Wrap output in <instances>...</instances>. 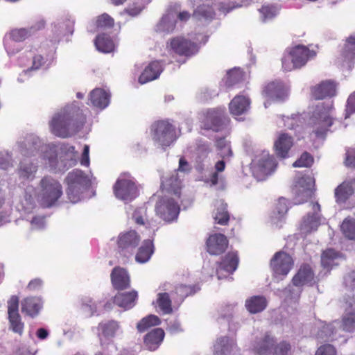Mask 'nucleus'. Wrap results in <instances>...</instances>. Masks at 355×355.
I'll return each mask as SVG.
<instances>
[{
  "label": "nucleus",
  "instance_id": "obj_1",
  "mask_svg": "<svg viewBox=\"0 0 355 355\" xmlns=\"http://www.w3.org/2000/svg\"><path fill=\"white\" fill-rule=\"evenodd\" d=\"M87 123V116L76 103L59 109L49 121L51 133L60 138H69L80 132Z\"/></svg>",
  "mask_w": 355,
  "mask_h": 355
},
{
  "label": "nucleus",
  "instance_id": "obj_2",
  "mask_svg": "<svg viewBox=\"0 0 355 355\" xmlns=\"http://www.w3.org/2000/svg\"><path fill=\"white\" fill-rule=\"evenodd\" d=\"M333 112V102L320 103L315 106L310 118L309 125L312 128V133L316 138L324 139L326 137L330 127L334 123Z\"/></svg>",
  "mask_w": 355,
  "mask_h": 355
},
{
  "label": "nucleus",
  "instance_id": "obj_3",
  "mask_svg": "<svg viewBox=\"0 0 355 355\" xmlns=\"http://www.w3.org/2000/svg\"><path fill=\"white\" fill-rule=\"evenodd\" d=\"M66 194L72 203L80 201L81 195L92 187V178L80 169L69 172L65 178Z\"/></svg>",
  "mask_w": 355,
  "mask_h": 355
},
{
  "label": "nucleus",
  "instance_id": "obj_4",
  "mask_svg": "<svg viewBox=\"0 0 355 355\" xmlns=\"http://www.w3.org/2000/svg\"><path fill=\"white\" fill-rule=\"evenodd\" d=\"M153 140L163 149L169 147L178 139L176 129L168 120H159L150 128Z\"/></svg>",
  "mask_w": 355,
  "mask_h": 355
},
{
  "label": "nucleus",
  "instance_id": "obj_5",
  "mask_svg": "<svg viewBox=\"0 0 355 355\" xmlns=\"http://www.w3.org/2000/svg\"><path fill=\"white\" fill-rule=\"evenodd\" d=\"M40 203L44 207H51L56 204L62 196V184L55 179L45 176L40 181Z\"/></svg>",
  "mask_w": 355,
  "mask_h": 355
},
{
  "label": "nucleus",
  "instance_id": "obj_6",
  "mask_svg": "<svg viewBox=\"0 0 355 355\" xmlns=\"http://www.w3.org/2000/svg\"><path fill=\"white\" fill-rule=\"evenodd\" d=\"M113 191L116 198L130 202L139 196L138 188L130 173L121 174L113 186Z\"/></svg>",
  "mask_w": 355,
  "mask_h": 355
},
{
  "label": "nucleus",
  "instance_id": "obj_7",
  "mask_svg": "<svg viewBox=\"0 0 355 355\" xmlns=\"http://www.w3.org/2000/svg\"><path fill=\"white\" fill-rule=\"evenodd\" d=\"M141 241L139 234L135 230L121 232L116 240L118 254L123 259V263L128 261Z\"/></svg>",
  "mask_w": 355,
  "mask_h": 355
},
{
  "label": "nucleus",
  "instance_id": "obj_8",
  "mask_svg": "<svg viewBox=\"0 0 355 355\" xmlns=\"http://www.w3.org/2000/svg\"><path fill=\"white\" fill-rule=\"evenodd\" d=\"M200 123L202 128L205 130L219 132L229 123V119L225 109L217 107L204 111L201 114Z\"/></svg>",
  "mask_w": 355,
  "mask_h": 355
},
{
  "label": "nucleus",
  "instance_id": "obj_9",
  "mask_svg": "<svg viewBox=\"0 0 355 355\" xmlns=\"http://www.w3.org/2000/svg\"><path fill=\"white\" fill-rule=\"evenodd\" d=\"M168 44V48L174 53L187 58L195 55L199 51L198 44L184 37H173Z\"/></svg>",
  "mask_w": 355,
  "mask_h": 355
},
{
  "label": "nucleus",
  "instance_id": "obj_10",
  "mask_svg": "<svg viewBox=\"0 0 355 355\" xmlns=\"http://www.w3.org/2000/svg\"><path fill=\"white\" fill-rule=\"evenodd\" d=\"M270 266L275 277H286L294 266L293 257L288 253L276 252L270 260Z\"/></svg>",
  "mask_w": 355,
  "mask_h": 355
},
{
  "label": "nucleus",
  "instance_id": "obj_11",
  "mask_svg": "<svg viewBox=\"0 0 355 355\" xmlns=\"http://www.w3.org/2000/svg\"><path fill=\"white\" fill-rule=\"evenodd\" d=\"M276 167L274 157H255L250 163L252 173L259 180H264Z\"/></svg>",
  "mask_w": 355,
  "mask_h": 355
},
{
  "label": "nucleus",
  "instance_id": "obj_12",
  "mask_svg": "<svg viewBox=\"0 0 355 355\" xmlns=\"http://www.w3.org/2000/svg\"><path fill=\"white\" fill-rule=\"evenodd\" d=\"M155 210L161 218L171 222L177 218L180 206L173 198H162L157 203Z\"/></svg>",
  "mask_w": 355,
  "mask_h": 355
},
{
  "label": "nucleus",
  "instance_id": "obj_13",
  "mask_svg": "<svg viewBox=\"0 0 355 355\" xmlns=\"http://www.w3.org/2000/svg\"><path fill=\"white\" fill-rule=\"evenodd\" d=\"M275 343L276 338L270 332H266L256 338L252 350L255 355H272Z\"/></svg>",
  "mask_w": 355,
  "mask_h": 355
},
{
  "label": "nucleus",
  "instance_id": "obj_14",
  "mask_svg": "<svg viewBox=\"0 0 355 355\" xmlns=\"http://www.w3.org/2000/svg\"><path fill=\"white\" fill-rule=\"evenodd\" d=\"M286 95L284 84L280 81H272L266 84L262 89V96L266 99L265 107L271 101L283 100Z\"/></svg>",
  "mask_w": 355,
  "mask_h": 355
},
{
  "label": "nucleus",
  "instance_id": "obj_15",
  "mask_svg": "<svg viewBox=\"0 0 355 355\" xmlns=\"http://www.w3.org/2000/svg\"><path fill=\"white\" fill-rule=\"evenodd\" d=\"M336 87L337 85L335 81L326 80L311 87L310 92L312 98L315 100H320L334 96L336 94Z\"/></svg>",
  "mask_w": 355,
  "mask_h": 355
},
{
  "label": "nucleus",
  "instance_id": "obj_16",
  "mask_svg": "<svg viewBox=\"0 0 355 355\" xmlns=\"http://www.w3.org/2000/svg\"><path fill=\"white\" fill-rule=\"evenodd\" d=\"M110 279L112 287L116 291H124L130 288V276L124 268L115 266L111 272Z\"/></svg>",
  "mask_w": 355,
  "mask_h": 355
},
{
  "label": "nucleus",
  "instance_id": "obj_17",
  "mask_svg": "<svg viewBox=\"0 0 355 355\" xmlns=\"http://www.w3.org/2000/svg\"><path fill=\"white\" fill-rule=\"evenodd\" d=\"M228 246V240L223 234L210 235L206 241L207 252L211 255L223 254Z\"/></svg>",
  "mask_w": 355,
  "mask_h": 355
},
{
  "label": "nucleus",
  "instance_id": "obj_18",
  "mask_svg": "<svg viewBox=\"0 0 355 355\" xmlns=\"http://www.w3.org/2000/svg\"><path fill=\"white\" fill-rule=\"evenodd\" d=\"M161 188L163 191L173 194L175 197L180 198L181 196V181L178 176V173L174 171L168 175L163 176Z\"/></svg>",
  "mask_w": 355,
  "mask_h": 355
},
{
  "label": "nucleus",
  "instance_id": "obj_19",
  "mask_svg": "<svg viewBox=\"0 0 355 355\" xmlns=\"http://www.w3.org/2000/svg\"><path fill=\"white\" fill-rule=\"evenodd\" d=\"M138 297V293L132 290L129 292H118L112 298V303L124 310L134 307Z\"/></svg>",
  "mask_w": 355,
  "mask_h": 355
},
{
  "label": "nucleus",
  "instance_id": "obj_20",
  "mask_svg": "<svg viewBox=\"0 0 355 355\" xmlns=\"http://www.w3.org/2000/svg\"><path fill=\"white\" fill-rule=\"evenodd\" d=\"M355 178L343 181L334 190V197L338 204L345 203L354 193L353 185Z\"/></svg>",
  "mask_w": 355,
  "mask_h": 355
},
{
  "label": "nucleus",
  "instance_id": "obj_21",
  "mask_svg": "<svg viewBox=\"0 0 355 355\" xmlns=\"http://www.w3.org/2000/svg\"><path fill=\"white\" fill-rule=\"evenodd\" d=\"M42 306L41 297L31 296L23 299L21 302V310L25 315L35 318L39 314Z\"/></svg>",
  "mask_w": 355,
  "mask_h": 355
},
{
  "label": "nucleus",
  "instance_id": "obj_22",
  "mask_svg": "<svg viewBox=\"0 0 355 355\" xmlns=\"http://www.w3.org/2000/svg\"><path fill=\"white\" fill-rule=\"evenodd\" d=\"M239 264V256L236 252H230L219 263L216 269L218 279H221V272L225 271L227 274H232L237 268Z\"/></svg>",
  "mask_w": 355,
  "mask_h": 355
},
{
  "label": "nucleus",
  "instance_id": "obj_23",
  "mask_svg": "<svg viewBox=\"0 0 355 355\" xmlns=\"http://www.w3.org/2000/svg\"><path fill=\"white\" fill-rule=\"evenodd\" d=\"M298 183L302 187V189L297 193L295 200L297 204H301L311 197L312 188L315 185V179L309 175L303 176L299 180Z\"/></svg>",
  "mask_w": 355,
  "mask_h": 355
},
{
  "label": "nucleus",
  "instance_id": "obj_24",
  "mask_svg": "<svg viewBox=\"0 0 355 355\" xmlns=\"http://www.w3.org/2000/svg\"><path fill=\"white\" fill-rule=\"evenodd\" d=\"M165 336L162 328H155L144 337V345L149 351H155L160 346Z\"/></svg>",
  "mask_w": 355,
  "mask_h": 355
},
{
  "label": "nucleus",
  "instance_id": "obj_25",
  "mask_svg": "<svg viewBox=\"0 0 355 355\" xmlns=\"http://www.w3.org/2000/svg\"><path fill=\"white\" fill-rule=\"evenodd\" d=\"M162 71L163 67L160 61L154 60L150 62L139 77V83L145 84L157 79Z\"/></svg>",
  "mask_w": 355,
  "mask_h": 355
},
{
  "label": "nucleus",
  "instance_id": "obj_26",
  "mask_svg": "<svg viewBox=\"0 0 355 355\" xmlns=\"http://www.w3.org/2000/svg\"><path fill=\"white\" fill-rule=\"evenodd\" d=\"M290 51L299 68L304 66L309 59L313 58L316 55L314 51L310 50L304 45H297L291 49Z\"/></svg>",
  "mask_w": 355,
  "mask_h": 355
},
{
  "label": "nucleus",
  "instance_id": "obj_27",
  "mask_svg": "<svg viewBox=\"0 0 355 355\" xmlns=\"http://www.w3.org/2000/svg\"><path fill=\"white\" fill-rule=\"evenodd\" d=\"M21 63L26 67L28 71H33L40 69L44 64L45 60L36 51L30 50L21 58Z\"/></svg>",
  "mask_w": 355,
  "mask_h": 355
},
{
  "label": "nucleus",
  "instance_id": "obj_28",
  "mask_svg": "<svg viewBox=\"0 0 355 355\" xmlns=\"http://www.w3.org/2000/svg\"><path fill=\"white\" fill-rule=\"evenodd\" d=\"M313 277L314 273L311 267L307 263H304L300 266L297 273L293 276L292 283L295 286H302L313 281Z\"/></svg>",
  "mask_w": 355,
  "mask_h": 355
},
{
  "label": "nucleus",
  "instance_id": "obj_29",
  "mask_svg": "<svg viewBox=\"0 0 355 355\" xmlns=\"http://www.w3.org/2000/svg\"><path fill=\"white\" fill-rule=\"evenodd\" d=\"M110 96L105 89L96 88L90 92L89 98L93 106L103 110L110 104Z\"/></svg>",
  "mask_w": 355,
  "mask_h": 355
},
{
  "label": "nucleus",
  "instance_id": "obj_30",
  "mask_svg": "<svg viewBox=\"0 0 355 355\" xmlns=\"http://www.w3.org/2000/svg\"><path fill=\"white\" fill-rule=\"evenodd\" d=\"M293 144V137L287 133H280L274 142V148L277 155H287Z\"/></svg>",
  "mask_w": 355,
  "mask_h": 355
},
{
  "label": "nucleus",
  "instance_id": "obj_31",
  "mask_svg": "<svg viewBox=\"0 0 355 355\" xmlns=\"http://www.w3.org/2000/svg\"><path fill=\"white\" fill-rule=\"evenodd\" d=\"M250 105V101L249 98L242 95H237L230 103V112L232 115L240 116L248 111Z\"/></svg>",
  "mask_w": 355,
  "mask_h": 355
},
{
  "label": "nucleus",
  "instance_id": "obj_32",
  "mask_svg": "<svg viewBox=\"0 0 355 355\" xmlns=\"http://www.w3.org/2000/svg\"><path fill=\"white\" fill-rule=\"evenodd\" d=\"M340 57L343 62L351 66L355 59V35L346 38L344 45L340 50Z\"/></svg>",
  "mask_w": 355,
  "mask_h": 355
},
{
  "label": "nucleus",
  "instance_id": "obj_33",
  "mask_svg": "<svg viewBox=\"0 0 355 355\" xmlns=\"http://www.w3.org/2000/svg\"><path fill=\"white\" fill-rule=\"evenodd\" d=\"M97 329L100 335L108 339L116 336L121 330V326L118 321L110 320L101 322Z\"/></svg>",
  "mask_w": 355,
  "mask_h": 355
},
{
  "label": "nucleus",
  "instance_id": "obj_34",
  "mask_svg": "<svg viewBox=\"0 0 355 355\" xmlns=\"http://www.w3.org/2000/svg\"><path fill=\"white\" fill-rule=\"evenodd\" d=\"M154 252L153 242L150 239L144 240L141 245L139 248L135 256V260L140 263L147 262Z\"/></svg>",
  "mask_w": 355,
  "mask_h": 355
},
{
  "label": "nucleus",
  "instance_id": "obj_35",
  "mask_svg": "<svg viewBox=\"0 0 355 355\" xmlns=\"http://www.w3.org/2000/svg\"><path fill=\"white\" fill-rule=\"evenodd\" d=\"M245 307L250 313H257L263 311L267 306L266 297L254 295L246 300Z\"/></svg>",
  "mask_w": 355,
  "mask_h": 355
},
{
  "label": "nucleus",
  "instance_id": "obj_36",
  "mask_svg": "<svg viewBox=\"0 0 355 355\" xmlns=\"http://www.w3.org/2000/svg\"><path fill=\"white\" fill-rule=\"evenodd\" d=\"M96 49L103 53H110L114 50V43L110 36L102 33L96 36L94 41Z\"/></svg>",
  "mask_w": 355,
  "mask_h": 355
},
{
  "label": "nucleus",
  "instance_id": "obj_37",
  "mask_svg": "<svg viewBox=\"0 0 355 355\" xmlns=\"http://www.w3.org/2000/svg\"><path fill=\"white\" fill-rule=\"evenodd\" d=\"M153 304L157 306L163 314H171L173 312L172 302L167 293H159Z\"/></svg>",
  "mask_w": 355,
  "mask_h": 355
},
{
  "label": "nucleus",
  "instance_id": "obj_38",
  "mask_svg": "<svg viewBox=\"0 0 355 355\" xmlns=\"http://www.w3.org/2000/svg\"><path fill=\"white\" fill-rule=\"evenodd\" d=\"M288 210V201L284 198H279L275 204L274 210L271 215V220L276 223L281 220Z\"/></svg>",
  "mask_w": 355,
  "mask_h": 355
},
{
  "label": "nucleus",
  "instance_id": "obj_39",
  "mask_svg": "<svg viewBox=\"0 0 355 355\" xmlns=\"http://www.w3.org/2000/svg\"><path fill=\"white\" fill-rule=\"evenodd\" d=\"M233 342L227 336L218 338L214 345V353L217 355H227L233 347Z\"/></svg>",
  "mask_w": 355,
  "mask_h": 355
},
{
  "label": "nucleus",
  "instance_id": "obj_40",
  "mask_svg": "<svg viewBox=\"0 0 355 355\" xmlns=\"http://www.w3.org/2000/svg\"><path fill=\"white\" fill-rule=\"evenodd\" d=\"M340 230L345 238L355 241V218L350 216L345 218L340 225Z\"/></svg>",
  "mask_w": 355,
  "mask_h": 355
},
{
  "label": "nucleus",
  "instance_id": "obj_41",
  "mask_svg": "<svg viewBox=\"0 0 355 355\" xmlns=\"http://www.w3.org/2000/svg\"><path fill=\"white\" fill-rule=\"evenodd\" d=\"M96 29H108L114 26V19L107 13H103L96 17L94 22Z\"/></svg>",
  "mask_w": 355,
  "mask_h": 355
},
{
  "label": "nucleus",
  "instance_id": "obj_42",
  "mask_svg": "<svg viewBox=\"0 0 355 355\" xmlns=\"http://www.w3.org/2000/svg\"><path fill=\"white\" fill-rule=\"evenodd\" d=\"M215 15L213 8L209 6L202 5L193 11V17L196 20L211 19Z\"/></svg>",
  "mask_w": 355,
  "mask_h": 355
},
{
  "label": "nucleus",
  "instance_id": "obj_43",
  "mask_svg": "<svg viewBox=\"0 0 355 355\" xmlns=\"http://www.w3.org/2000/svg\"><path fill=\"white\" fill-rule=\"evenodd\" d=\"M160 322V319L157 315H149L137 323V328L139 332H144L153 326L159 325Z\"/></svg>",
  "mask_w": 355,
  "mask_h": 355
},
{
  "label": "nucleus",
  "instance_id": "obj_44",
  "mask_svg": "<svg viewBox=\"0 0 355 355\" xmlns=\"http://www.w3.org/2000/svg\"><path fill=\"white\" fill-rule=\"evenodd\" d=\"M293 348L288 340L276 341L272 355H293Z\"/></svg>",
  "mask_w": 355,
  "mask_h": 355
},
{
  "label": "nucleus",
  "instance_id": "obj_45",
  "mask_svg": "<svg viewBox=\"0 0 355 355\" xmlns=\"http://www.w3.org/2000/svg\"><path fill=\"white\" fill-rule=\"evenodd\" d=\"M37 171V166L31 162H22L19 169V176L24 179H33Z\"/></svg>",
  "mask_w": 355,
  "mask_h": 355
},
{
  "label": "nucleus",
  "instance_id": "obj_46",
  "mask_svg": "<svg viewBox=\"0 0 355 355\" xmlns=\"http://www.w3.org/2000/svg\"><path fill=\"white\" fill-rule=\"evenodd\" d=\"M215 147L219 155H232V150L230 142L225 137H219L216 139Z\"/></svg>",
  "mask_w": 355,
  "mask_h": 355
},
{
  "label": "nucleus",
  "instance_id": "obj_47",
  "mask_svg": "<svg viewBox=\"0 0 355 355\" xmlns=\"http://www.w3.org/2000/svg\"><path fill=\"white\" fill-rule=\"evenodd\" d=\"M214 220L216 223L221 225H226L230 220V214L227 210V205L221 203L217 207V211L214 216Z\"/></svg>",
  "mask_w": 355,
  "mask_h": 355
},
{
  "label": "nucleus",
  "instance_id": "obj_48",
  "mask_svg": "<svg viewBox=\"0 0 355 355\" xmlns=\"http://www.w3.org/2000/svg\"><path fill=\"white\" fill-rule=\"evenodd\" d=\"M338 253L333 249L324 250L321 255V263L324 268L331 267L338 258Z\"/></svg>",
  "mask_w": 355,
  "mask_h": 355
},
{
  "label": "nucleus",
  "instance_id": "obj_49",
  "mask_svg": "<svg viewBox=\"0 0 355 355\" xmlns=\"http://www.w3.org/2000/svg\"><path fill=\"white\" fill-rule=\"evenodd\" d=\"M282 69L285 71H291L295 69H300L298 65L295 64V61L289 51H286L282 58Z\"/></svg>",
  "mask_w": 355,
  "mask_h": 355
},
{
  "label": "nucleus",
  "instance_id": "obj_50",
  "mask_svg": "<svg viewBox=\"0 0 355 355\" xmlns=\"http://www.w3.org/2000/svg\"><path fill=\"white\" fill-rule=\"evenodd\" d=\"M196 289L195 286L180 284L175 288V293L179 300H184L188 296L195 294Z\"/></svg>",
  "mask_w": 355,
  "mask_h": 355
},
{
  "label": "nucleus",
  "instance_id": "obj_51",
  "mask_svg": "<svg viewBox=\"0 0 355 355\" xmlns=\"http://www.w3.org/2000/svg\"><path fill=\"white\" fill-rule=\"evenodd\" d=\"M10 329L15 333L21 335L24 331V324L21 322V316L19 314L8 315Z\"/></svg>",
  "mask_w": 355,
  "mask_h": 355
},
{
  "label": "nucleus",
  "instance_id": "obj_52",
  "mask_svg": "<svg viewBox=\"0 0 355 355\" xmlns=\"http://www.w3.org/2000/svg\"><path fill=\"white\" fill-rule=\"evenodd\" d=\"M342 327L346 331H353L355 329V312L345 313L342 319Z\"/></svg>",
  "mask_w": 355,
  "mask_h": 355
},
{
  "label": "nucleus",
  "instance_id": "obj_53",
  "mask_svg": "<svg viewBox=\"0 0 355 355\" xmlns=\"http://www.w3.org/2000/svg\"><path fill=\"white\" fill-rule=\"evenodd\" d=\"M10 38L16 42L24 41L30 36L29 31L26 28H17L12 30L9 33Z\"/></svg>",
  "mask_w": 355,
  "mask_h": 355
},
{
  "label": "nucleus",
  "instance_id": "obj_54",
  "mask_svg": "<svg viewBox=\"0 0 355 355\" xmlns=\"http://www.w3.org/2000/svg\"><path fill=\"white\" fill-rule=\"evenodd\" d=\"M259 12L263 21L274 18L277 14L275 7L272 6H263L259 9Z\"/></svg>",
  "mask_w": 355,
  "mask_h": 355
},
{
  "label": "nucleus",
  "instance_id": "obj_55",
  "mask_svg": "<svg viewBox=\"0 0 355 355\" xmlns=\"http://www.w3.org/2000/svg\"><path fill=\"white\" fill-rule=\"evenodd\" d=\"M73 21L69 19L58 23V28L64 35H71L73 32Z\"/></svg>",
  "mask_w": 355,
  "mask_h": 355
},
{
  "label": "nucleus",
  "instance_id": "obj_56",
  "mask_svg": "<svg viewBox=\"0 0 355 355\" xmlns=\"http://www.w3.org/2000/svg\"><path fill=\"white\" fill-rule=\"evenodd\" d=\"M8 313L10 315L19 314V297L12 295L8 301Z\"/></svg>",
  "mask_w": 355,
  "mask_h": 355
},
{
  "label": "nucleus",
  "instance_id": "obj_57",
  "mask_svg": "<svg viewBox=\"0 0 355 355\" xmlns=\"http://www.w3.org/2000/svg\"><path fill=\"white\" fill-rule=\"evenodd\" d=\"M355 113V92L352 93L347 98L345 108V119L349 118Z\"/></svg>",
  "mask_w": 355,
  "mask_h": 355
},
{
  "label": "nucleus",
  "instance_id": "obj_58",
  "mask_svg": "<svg viewBox=\"0 0 355 355\" xmlns=\"http://www.w3.org/2000/svg\"><path fill=\"white\" fill-rule=\"evenodd\" d=\"M242 80V76L238 71H231L228 73L226 80L227 87H232Z\"/></svg>",
  "mask_w": 355,
  "mask_h": 355
},
{
  "label": "nucleus",
  "instance_id": "obj_59",
  "mask_svg": "<svg viewBox=\"0 0 355 355\" xmlns=\"http://www.w3.org/2000/svg\"><path fill=\"white\" fill-rule=\"evenodd\" d=\"M313 157H300L293 164V167H311L313 164Z\"/></svg>",
  "mask_w": 355,
  "mask_h": 355
},
{
  "label": "nucleus",
  "instance_id": "obj_60",
  "mask_svg": "<svg viewBox=\"0 0 355 355\" xmlns=\"http://www.w3.org/2000/svg\"><path fill=\"white\" fill-rule=\"evenodd\" d=\"M315 355H336V350L333 345L326 344L318 349Z\"/></svg>",
  "mask_w": 355,
  "mask_h": 355
},
{
  "label": "nucleus",
  "instance_id": "obj_61",
  "mask_svg": "<svg viewBox=\"0 0 355 355\" xmlns=\"http://www.w3.org/2000/svg\"><path fill=\"white\" fill-rule=\"evenodd\" d=\"M83 306L85 309H87L90 312V315H94L97 311V304L91 298L86 297L83 300L82 302Z\"/></svg>",
  "mask_w": 355,
  "mask_h": 355
},
{
  "label": "nucleus",
  "instance_id": "obj_62",
  "mask_svg": "<svg viewBox=\"0 0 355 355\" xmlns=\"http://www.w3.org/2000/svg\"><path fill=\"white\" fill-rule=\"evenodd\" d=\"M143 9H144L143 6H141L136 3H134L131 6L126 8L124 10V12H125L126 14H128V15H130L131 17H137L141 12Z\"/></svg>",
  "mask_w": 355,
  "mask_h": 355
},
{
  "label": "nucleus",
  "instance_id": "obj_63",
  "mask_svg": "<svg viewBox=\"0 0 355 355\" xmlns=\"http://www.w3.org/2000/svg\"><path fill=\"white\" fill-rule=\"evenodd\" d=\"M60 150L64 155H76L78 154V151L76 150L75 147L67 143L61 144Z\"/></svg>",
  "mask_w": 355,
  "mask_h": 355
},
{
  "label": "nucleus",
  "instance_id": "obj_64",
  "mask_svg": "<svg viewBox=\"0 0 355 355\" xmlns=\"http://www.w3.org/2000/svg\"><path fill=\"white\" fill-rule=\"evenodd\" d=\"M43 282L40 278H35L30 281L27 285V289L30 291H35L40 289L42 286Z\"/></svg>",
  "mask_w": 355,
  "mask_h": 355
}]
</instances>
